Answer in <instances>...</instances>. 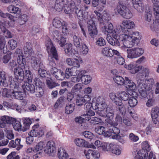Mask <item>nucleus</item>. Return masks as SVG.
<instances>
[{"mask_svg":"<svg viewBox=\"0 0 159 159\" xmlns=\"http://www.w3.org/2000/svg\"><path fill=\"white\" fill-rule=\"evenodd\" d=\"M85 73H86V71L84 70H82L80 71V75L81 80L83 83L87 84L90 83L92 78L90 75H84Z\"/></svg>","mask_w":159,"mask_h":159,"instance_id":"nucleus-24","label":"nucleus"},{"mask_svg":"<svg viewBox=\"0 0 159 159\" xmlns=\"http://www.w3.org/2000/svg\"><path fill=\"white\" fill-rule=\"evenodd\" d=\"M29 134L34 137H39L44 134V132L43 128L40 127L38 124H37L33 126L32 129L29 133Z\"/></svg>","mask_w":159,"mask_h":159,"instance_id":"nucleus-13","label":"nucleus"},{"mask_svg":"<svg viewBox=\"0 0 159 159\" xmlns=\"http://www.w3.org/2000/svg\"><path fill=\"white\" fill-rule=\"evenodd\" d=\"M119 97L121 100L126 101L129 99V94L125 91H122L120 93Z\"/></svg>","mask_w":159,"mask_h":159,"instance_id":"nucleus-51","label":"nucleus"},{"mask_svg":"<svg viewBox=\"0 0 159 159\" xmlns=\"http://www.w3.org/2000/svg\"><path fill=\"white\" fill-rule=\"evenodd\" d=\"M84 153L86 156V158L89 159H92V155L93 153V151L89 149L88 150H84Z\"/></svg>","mask_w":159,"mask_h":159,"instance_id":"nucleus-56","label":"nucleus"},{"mask_svg":"<svg viewBox=\"0 0 159 159\" xmlns=\"http://www.w3.org/2000/svg\"><path fill=\"white\" fill-rule=\"evenodd\" d=\"M111 152L116 155H119L121 153V151L119 146L113 144L112 146Z\"/></svg>","mask_w":159,"mask_h":159,"instance_id":"nucleus-41","label":"nucleus"},{"mask_svg":"<svg viewBox=\"0 0 159 159\" xmlns=\"http://www.w3.org/2000/svg\"><path fill=\"white\" fill-rule=\"evenodd\" d=\"M127 57L130 58H137L141 55L144 52L143 50L141 48H134L129 49L127 50Z\"/></svg>","mask_w":159,"mask_h":159,"instance_id":"nucleus-10","label":"nucleus"},{"mask_svg":"<svg viewBox=\"0 0 159 159\" xmlns=\"http://www.w3.org/2000/svg\"><path fill=\"white\" fill-rule=\"evenodd\" d=\"M14 124L13 125V128L15 130L19 131L21 130L22 126L20 121H16L15 119V121L11 124Z\"/></svg>","mask_w":159,"mask_h":159,"instance_id":"nucleus-57","label":"nucleus"},{"mask_svg":"<svg viewBox=\"0 0 159 159\" xmlns=\"http://www.w3.org/2000/svg\"><path fill=\"white\" fill-rule=\"evenodd\" d=\"M148 100L146 103V106L148 107L153 106L155 104V100L153 98V93L151 91L148 95Z\"/></svg>","mask_w":159,"mask_h":159,"instance_id":"nucleus-33","label":"nucleus"},{"mask_svg":"<svg viewBox=\"0 0 159 159\" xmlns=\"http://www.w3.org/2000/svg\"><path fill=\"white\" fill-rule=\"evenodd\" d=\"M91 100L90 97L88 95H85L84 97L78 96L77 98L76 104L78 106H81L86 102H89Z\"/></svg>","mask_w":159,"mask_h":159,"instance_id":"nucleus-23","label":"nucleus"},{"mask_svg":"<svg viewBox=\"0 0 159 159\" xmlns=\"http://www.w3.org/2000/svg\"><path fill=\"white\" fill-rule=\"evenodd\" d=\"M8 68L11 70H13L14 69L16 68H18L17 67V64L16 62L15 61L12 60L10 61L8 65Z\"/></svg>","mask_w":159,"mask_h":159,"instance_id":"nucleus-63","label":"nucleus"},{"mask_svg":"<svg viewBox=\"0 0 159 159\" xmlns=\"http://www.w3.org/2000/svg\"><path fill=\"white\" fill-rule=\"evenodd\" d=\"M73 58H68L66 62L68 65L79 68L80 66V62L82 61V59L78 55L74 54L71 56Z\"/></svg>","mask_w":159,"mask_h":159,"instance_id":"nucleus-9","label":"nucleus"},{"mask_svg":"<svg viewBox=\"0 0 159 159\" xmlns=\"http://www.w3.org/2000/svg\"><path fill=\"white\" fill-rule=\"evenodd\" d=\"M107 39L108 43L112 46H120L119 41L117 39L112 38L110 35L107 34Z\"/></svg>","mask_w":159,"mask_h":159,"instance_id":"nucleus-35","label":"nucleus"},{"mask_svg":"<svg viewBox=\"0 0 159 159\" xmlns=\"http://www.w3.org/2000/svg\"><path fill=\"white\" fill-rule=\"evenodd\" d=\"M46 46L49 54L52 55L53 57L56 60H57L58 55L57 51L50 40H48L46 42Z\"/></svg>","mask_w":159,"mask_h":159,"instance_id":"nucleus-11","label":"nucleus"},{"mask_svg":"<svg viewBox=\"0 0 159 159\" xmlns=\"http://www.w3.org/2000/svg\"><path fill=\"white\" fill-rule=\"evenodd\" d=\"M122 25L124 27L121 28L122 34H129L132 33V30L134 28L135 24L134 22L130 20H125L122 22Z\"/></svg>","mask_w":159,"mask_h":159,"instance_id":"nucleus-5","label":"nucleus"},{"mask_svg":"<svg viewBox=\"0 0 159 159\" xmlns=\"http://www.w3.org/2000/svg\"><path fill=\"white\" fill-rule=\"evenodd\" d=\"M23 49L26 57L31 56L34 54L33 49L30 47V43H29L27 42L26 43L24 46Z\"/></svg>","mask_w":159,"mask_h":159,"instance_id":"nucleus-26","label":"nucleus"},{"mask_svg":"<svg viewBox=\"0 0 159 159\" xmlns=\"http://www.w3.org/2000/svg\"><path fill=\"white\" fill-rule=\"evenodd\" d=\"M87 113L86 114L83 115V116L85 117V120H89L91 119V116L94 115L95 113L91 109L86 111Z\"/></svg>","mask_w":159,"mask_h":159,"instance_id":"nucleus-52","label":"nucleus"},{"mask_svg":"<svg viewBox=\"0 0 159 159\" xmlns=\"http://www.w3.org/2000/svg\"><path fill=\"white\" fill-rule=\"evenodd\" d=\"M95 102H93L92 103H91L90 101L89 102H86L84 105V108L86 111L91 109L92 108L93 109L94 108V104Z\"/></svg>","mask_w":159,"mask_h":159,"instance_id":"nucleus-59","label":"nucleus"},{"mask_svg":"<svg viewBox=\"0 0 159 159\" xmlns=\"http://www.w3.org/2000/svg\"><path fill=\"white\" fill-rule=\"evenodd\" d=\"M88 32L90 36L92 38H96L98 34V30L95 23L92 20H89L88 23Z\"/></svg>","mask_w":159,"mask_h":159,"instance_id":"nucleus-14","label":"nucleus"},{"mask_svg":"<svg viewBox=\"0 0 159 159\" xmlns=\"http://www.w3.org/2000/svg\"><path fill=\"white\" fill-rule=\"evenodd\" d=\"M45 146V143L43 142L40 141L34 147L35 153L39 152L40 153L44 150Z\"/></svg>","mask_w":159,"mask_h":159,"instance_id":"nucleus-36","label":"nucleus"},{"mask_svg":"<svg viewBox=\"0 0 159 159\" xmlns=\"http://www.w3.org/2000/svg\"><path fill=\"white\" fill-rule=\"evenodd\" d=\"M117 109H118V113H119L120 115H125L126 113V108L125 105H122V104L121 106H119Z\"/></svg>","mask_w":159,"mask_h":159,"instance_id":"nucleus-62","label":"nucleus"},{"mask_svg":"<svg viewBox=\"0 0 159 159\" xmlns=\"http://www.w3.org/2000/svg\"><path fill=\"white\" fill-rule=\"evenodd\" d=\"M53 39L62 47L66 42V38L63 37L59 31L57 30L53 31L52 33Z\"/></svg>","mask_w":159,"mask_h":159,"instance_id":"nucleus-16","label":"nucleus"},{"mask_svg":"<svg viewBox=\"0 0 159 159\" xmlns=\"http://www.w3.org/2000/svg\"><path fill=\"white\" fill-rule=\"evenodd\" d=\"M74 110V106L73 104H68L65 107V112L67 114L71 113Z\"/></svg>","mask_w":159,"mask_h":159,"instance_id":"nucleus-50","label":"nucleus"},{"mask_svg":"<svg viewBox=\"0 0 159 159\" xmlns=\"http://www.w3.org/2000/svg\"><path fill=\"white\" fill-rule=\"evenodd\" d=\"M7 10L8 12L11 13L15 14L17 13L18 12H20L18 7L12 5H10L8 7Z\"/></svg>","mask_w":159,"mask_h":159,"instance_id":"nucleus-49","label":"nucleus"},{"mask_svg":"<svg viewBox=\"0 0 159 159\" xmlns=\"http://www.w3.org/2000/svg\"><path fill=\"white\" fill-rule=\"evenodd\" d=\"M12 77L10 76L9 80H7L6 75L4 71H1L0 72V85L7 87L9 84L11 89L12 90L17 89L19 90L20 87L23 89L25 93L29 92L33 93L35 92V86L33 84L26 83L24 84H19L17 81L12 80Z\"/></svg>","mask_w":159,"mask_h":159,"instance_id":"nucleus-1","label":"nucleus"},{"mask_svg":"<svg viewBox=\"0 0 159 159\" xmlns=\"http://www.w3.org/2000/svg\"><path fill=\"white\" fill-rule=\"evenodd\" d=\"M65 12L67 14H75L76 8L75 7L74 2L71 0H67L66 4L64 6Z\"/></svg>","mask_w":159,"mask_h":159,"instance_id":"nucleus-15","label":"nucleus"},{"mask_svg":"<svg viewBox=\"0 0 159 159\" xmlns=\"http://www.w3.org/2000/svg\"><path fill=\"white\" fill-rule=\"evenodd\" d=\"M106 112L107 118L105 120L106 122L107 123H108V120L112 121V120L113 118L114 111L112 107H107Z\"/></svg>","mask_w":159,"mask_h":159,"instance_id":"nucleus-30","label":"nucleus"},{"mask_svg":"<svg viewBox=\"0 0 159 159\" xmlns=\"http://www.w3.org/2000/svg\"><path fill=\"white\" fill-rule=\"evenodd\" d=\"M64 50L65 53L68 56H70L74 54L78 55V53L75 50H72V45L70 43L64 44Z\"/></svg>","mask_w":159,"mask_h":159,"instance_id":"nucleus-21","label":"nucleus"},{"mask_svg":"<svg viewBox=\"0 0 159 159\" xmlns=\"http://www.w3.org/2000/svg\"><path fill=\"white\" fill-rule=\"evenodd\" d=\"M95 131L99 135L103 134L105 131V128L102 126H98L95 128Z\"/></svg>","mask_w":159,"mask_h":159,"instance_id":"nucleus-58","label":"nucleus"},{"mask_svg":"<svg viewBox=\"0 0 159 159\" xmlns=\"http://www.w3.org/2000/svg\"><path fill=\"white\" fill-rule=\"evenodd\" d=\"M46 83L48 87L51 89L57 86L58 85L57 83L53 81L52 79L47 80Z\"/></svg>","mask_w":159,"mask_h":159,"instance_id":"nucleus-55","label":"nucleus"},{"mask_svg":"<svg viewBox=\"0 0 159 159\" xmlns=\"http://www.w3.org/2000/svg\"><path fill=\"white\" fill-rule=\"evenodd\" d=\"M125 67L128 70H130V72L132 74H134L142 69L141 66H136L133 64H129L125 65Z\"/></svg>","mask_w":159,"mask_h":159,"instance_id":"nucleus-25","label":"nucleus"},{"mask_svg":"<svg viewBox=\"0 0 159 159\" xmlns=\"http://www.w3.org/2000/svg\"><path fill=\"white\" fill-rule=\"evenodd\" d=\"M57 155L59 159H67L68 157V153L63 148L58 149Z\"/></svg>","mask_w":159,"mask_h":159,"instance_id":"nucleus-34","label":"nucleus"},{"mask_svg":"<svg viewBox=\"0 0 159 159\" xmlns=\"http://www.w3.org/2000/svg\"><path fill=\"white\" fill-rule=\"evenodd\" d=\"M149 72V70L148 68H143L140 73L139 75L142 77V78L144 79L148 76Z\"/></svg>","mask_w":159,"mask_h":159,"instance_id":"nucleus-54","label":"nucleus"},{"mask_svg":"<svg viewBox=\"0 0 159 159\" xmlns=\"http://www.w3.org/2000/svg\"><path fill=\"white\" fill-rule=\"evenodd\" d=\"M7 159H20V157L18 155H16V152H13L7 156Z\"/></svg>","mask_w":159,"mask_h":159,"instance_id":"nucleus-64","label":"nucleus"},{"mask_svg":"<svg viewBox=\"0 0 159 159\" xmlns=\"http://www.w3.org/2000/svg\"><path fill=\"white\" fill-rule=\"evenodd\" d=\"M132 3L134 8L138 11L141 12L143 11L144 5L141 0H132Z\"/></svg>","mask_w":159,"mask_h":159,"instance_id":"nucleus-22","label":"nucleus"},{"mask_svg":"<svg viewBox=\"0 0 159 159\" xmlns=\"http://www.w3.org/2000/svg\"><path fill=\"white\" fill-rule=\"evenodd\" d=\"M104 28L105 31L108 33H111L113 30V26L111 22H109V21H108V22L106 24Z\"/></svg>","mask_w":159,"mask_h":159,"instance_id":"nucleus-47","label":"nucleus"},{"mask_svg":"<svg viewBox=\"0 0 159 159\" xmlns=\"http://www.w3.org/2000/svg\"><path fill=\"white\" fill-rule=\"evenodd\" d=\"M30 63L32 67L35 70H37L40 66V63L39 59L36 57H31Z\"/></svg>","mask_w":159,"mask_h":159,"instance_id":"nucleus-31","label":"nucleus"},{"mask_svg":"<svg viewBox=\"0 0 159 159\" xmlns=\"http://www.w3.org/2000/svg\"><path fill=\"white\" fill-rule=\"evenodd\" d=\"M108 123L107 125L110 128V131L112 134V139H120V136L119 135L120 133L119 129L116 127L118 125L117 123H114L112 121L108 120Z\"/></svg>","mask_w":159,"mask_h":159,"instance_id":"nucleus-6","label":"nucleus"},{"mask_svg":"<svg viewBox=\"0 0 159 159\" xmlns=\"http://www.w3.org/2000/svg\"><path fill=\"white\" fill-rule=\"evenodd\" d=\"M44 152L49 155L52 153H54L56 152V149L55 143L52 141H49L45 144V146L44 150Z\"/></svg>","mask_w":159,"mask_h":159,"instance_id":"nucleus-17","label":"nucleus"},{"mask_svg":"<svg viewBox=\"0 0 159 159\" xmlns=\"http://www.w3.org/2000/svg\"><path fill=\"white\" fill-rule=\"evenodd\" d=\"M75 14H76L78 18L80 20H82L83 19L86 20L87 19V14L85 11H83L78 8L76 9Z\"/></svg>","mask_w":159,"mask_h":159,"instance_id":"nucleus-28","label":"nucleus"},{"mask_svg":"<svg viewBox=\"0 0 159 159\" xmlns=\"http://www.w3.org/2000/svg\"><path fill=\"white\" fill-rule=\"evenodd\" d=\"M75 142L76 145L79 147L92 148L93 149L96 148L93 144H88L87 142L82 139H75Z\"/></svg>","mask_w":159,"mask_h":159,"instance_id":"nucleus-19","label":"nucleus"},{"mask_svg":"<svg viewBox=\"0 0 159 159\" xmlns=\"http://www.w3.org/2000/svg\"><path fill=\"white\" fill-rule=\"evenodd\" d=\"M102 100L100 102L97 100V102H95L94 104V108H93L94 110L98 109V111H100L105 109L107 105L105 103V101L103 98H101Z\"/></svg>","mask_w":159,"mask_h":159,"instance_id":"nucleus-27","label":"nucleus"},{"mask_svg":"<svg viewBox=\"0 0 159 159\" xmlns=\"http://www.w3.org/2000/svg\"><path fill=\"white\" fill-rule=\"evenodd\" d=\"M11 22L9 21L2 22L0 20V29L3 33V35L7 38H11L12 36L11 32L7 29V28L13 27V25H11Z\"/></svg>","mask_w":159,"mask_h":159,"instance_id":"nucleus-8","label":"nucleus"},{"mask_svg":"<svg viewBox=\"0 0 159 159\" xmlns=\"http://www.w3.org/2000/svg\"><path fill=\"white\" fill-rule=\"evenodd\" d=\"M23 120L24 128L23 131H25L29 128L30 125L32 122L34 121V120L33 119H31L29 118H23Z\"/></svg>","mask_w":159,"mask_h":159,"instance_id":"nucleus-37","label":"nucleus"},{"mask_svg":"<svg viewBox=\"0 0 159 159\" xmlns=\"http://www.w3.org/2000/svg\"><path fill=\"white\" fill-rule=\"evenodd\" d=\"M50 71L51 74L58 80H62L65 77L67 78L63 71L55 67H52Z\"/></svg>","mask_w":159,"mask_h":159,"instance_id":"nucleus-12","label":"nucleus"},{"mask_svg":"<svg viewBox=\"0 0 159 159\" xmlns=\"http://www.w3.org/2000/svg\"><path fill=\"white\" fill-rule=\"evenodd\" d=\"M152 17V12L149 10H147L144 12V18L146 20L150 22Z\"/></svg>","mask_w":159,"mask_h":159,"instance_id":"nucleus-53","label":"nucleus"},{"mask_svg":"<svg viewBox=\"0 0 159 159\" xmlns=\"http://www.w3.org/2000/svg\"><path fill=\"white\" fill-rule=\"evenodd\" d=\"M18 19L20 24L22 25L25 24L28 20V16L26 14H23L19 17Z\"/></svg>","mask_w":159,"mask_h":159,"instance_id":"nucleus-46","label":"nucleus"},{"mask_svg":"<svg viewBox=\"0 0 159 159\" xmlns=\"http://www.w3.org/2000/svg\"><path fill=\"white\" fill-rule=\"evenodd\" d=\"M151 114L152 119H156L159 116V108L157 107L152 108L151 111Z\"/></svg>","mask_w":159,"mask_h":159,"instance_id":"nucleus-42","label":"nucleus"},{"mask_svg":"<svg viewBox=\"0 0 159 159\" xmlns=\"http://www.w3.org/2000/svg\"><path fill=\"white\" fill-rule=\"evenodd\" d=\"M127 3V0H119V5L116 7V10L121 9L123 8H125L127 7L126 5Z\"/></svg>","mask_w":159,"mask_h":159,"instance_id":"nucleus-48","label":"nucleus"},{"mask_svg":"<svg viewBox=\"0 0 159 159\" xmlns=\"http://www.w3.org/2000/svg\"><path fill=\"white\" fill-rule=\"evenodd\" d=\"M125 82L124 84L126 87L130 90H134L136 88V84L132 80H130L128 77H125Z\"/></svg>","mask_w":159,"mask_h":159,"instance_id":"nucleus-29","label":"nucleus"},{"mask_svg":"<svg viewBox=\"0 0 159 159\" xmlns=\"http://www.w3.org/2000/svg\"><path fill=\"white\" fill-rule=\"evenodd\" d=\"M11 95L12 98L21 99L23 98V93L20 91H13L11 93Z\"/></svg>","mask_w":159,"mask_h":159,"instance_id":"nucleus-39","label":"nucleus"},{"mask_svg":"<svg viewBox=\"0 0 159 159\" xmlns=\"http://www.w3.org/2000/svg\"><path fill=\"white\" fill-rule=\"evenodd\" d=\"M80 48V51L83 54H86L88 52V48L87 46L83 43H81Z\"/></svg>","mask_w":159,"mask_h":159,"instance_id":"nucleus-44","label":"nucleus"},{"mask_svg":"<svg viewBox=\"0 0 159 159\" xmlns=\"http://www.w3.org/2000/svg\"><path fill=\"white\" fill-rule=\"evenodd\" d=\"M113 145V144L104 143L102 145V150L104 151H111V149Z\"/></svg>","mask_w":159,"mask_h":159,"instance_id":"nucleus-61","label":"nucleus"},{"mask_svg":"<svg viewBox=\"0 0 159 159\" xmlns=\"http://www.w3.org/2000/svg\"><path fill=\"white\" fill-rule=\"evenodd\" d=\"M113 80L116 83L120 85L124 84L125 82V79H124L122 76H115L113 78Z\"/></svg>","mask_w":159,"mask_h":159,"instance_id":"nucleus-38","label":"nucleus"},{"mask_svg":"<svg viewBox=\"0 0 159 159\" xmlns=\"http://www.w3.org/2000/svg\"><path fill=\"white\" fill-rule=\"evenodd\" d=\"M141 39L138 32H133L129 34H120L119 36V40L127 47L131 48L135 44L137 45Z\"/></svg>","mask_w":159,"mask_h":159,"instance_id":"nucleus-3","label":"nucleus"},{"mask_svg":"<svg viewBox=\"0 0 159 159\" xmlns=\"http://www.w3.org/2000/svg\"><path fill=\"white\" fill-rule=\"evenodd\" d=\"M117 11L118 13L125 19H130L132 16V13L127 7L121 9L117 10Z\"/></svg>","mask_w":159,"mask_h":159,"instance_id":"nucleus-20","label":"nucleus"},{"mask_svg":"<svg viewBox=\"0 0 159 159\" xmlns=\"http://www.w3.org/2000/svg\"><path fill=\"white\" fill-rule=\"evenodd\" d=\"M35 95L37 97L40 98L43 94V91L42 88V86L37 87L35 88Z\"/></svg>","mask_w":159,"mask_h":159,"instance_id":"nucleus-45","label":"nucleus"},{"mask_svg":"<svg viewBox=\"0 0 159 159\" xmlns=\"http://www.w3.org/2000/svg\"><path fill=\"white\" fill-rule=\"evenodd\" d=\"M15 121V119L8 116L2 117L0 121V127L3 128L6 127V124H11Z\"/></svg>","mask_w":159,"mask_h":159,"instance_id":"nucleus-18","label":"nucleus"},{"mask_svg":"<svg viewBox=\"0 0 159 159\" xmlns=\"http://www.w3.org/2000/svg\"><path fill=\"white\" fill-rule=\"evenodd\" d=\"M65 22L60 18L57 17L53 20L52 25L55 27L59 28L63 26V25H65Z\"/></svg>","mask_w":159,"mask_h":159,"instance_id":"nucleus-32","label":"nucleus"},{"mask_svg":"<svg viewBox=\"0 0 159 159\" xmlns=\"http://www.w3.org/2000/svg\"><path fill=\"white\" fill-rule=\"evenodd\" d=\"M17 63L18 68H15L14 71L16 79L21 81L26 79L29 82H31L33 74L29 67L26 66L25 59L23 57L22 54L18 55Z\"/></svg>","mask_w":159,"mask_h":159,"instance_id":"nucleus-2","label":"nucleus"},{"mask_svg":"<svg viewBox=\"0 0 159 159\" xmlns=\"http://www.w3.org/2000/svg\"><path fill=\"white\" fill-rule=\"evenodd\" d=\"M148 152L146 150L141 149L138 152L137 154L142 157L143 159H147L148 155Z\"/></svg>","mask_w":159,"mask_h":159,"instance_id":"nucleus-43","label":"nucleus"},{"mask_svg":"<svg viewBox=\"0 0 159 159\" xmlns=\"http://www.w3.org/2000/svg\"><path fill=\"white\" fill-rule=\"evenodd\" d=\"M138 103L137 100L134 98H130L128 102V103L131 107H134Z\"/></svg>","mask_w":159,"mask_h":159,"instance_id":"nucleus-60","label":"nucleus"},{"mask_svg":"<svg viewBox=\"0 0 159 159\" xmlns=\"http://www.w3.org/2000/svg\"><path fill=\"white\" fill-rule=\"evenodd\" d=\"M153 9L156 20L151 25L150 27L152 31L157 32L159 30V6L154 4Z\"/></svg>","mask_w":159,"mask_h":159,"instance_id":"nucleus-7","label":"nucleus"},{"mask_svg":"<svg viewBox=\"0 0 159 159\" xmlns=\"http://www.w3.org/2000/svg\"><path fill=\"white\" fill-rule=\"evenodd\" d=\"M102 53L104 56L109 57H112V50L108 47H106L102 49Z\"/></svg>","mask_w":159,"mask_h":159,"instance_id":"nucleus-40","label":"nucleus"},{"mask_svg":"<svg viewBox=\"0 0 159 159\" xmlns=\"http://www.w3.org/2000/svg\"><path fill=\"white\" fill-rule=\"evenodd\" d=\"M137 82L138 83V89L139 95L141 98H145L147 97L148 91H149V88L144 83L143 80L139 79L137 80Z\"/></svg>","mask_w":159,"mask_h":159,"instance_id":"nucleus-4","label":"nucleus"}]
</instances>
